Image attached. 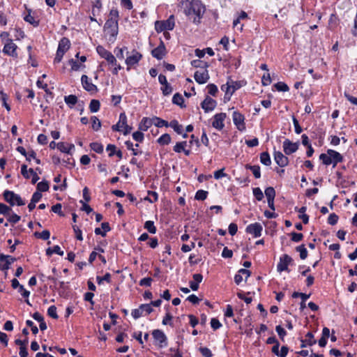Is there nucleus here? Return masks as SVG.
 Returning a JSON list of instances; mask_svg holds the SVG:
<instances>
[{"label": "nucleus", "mask_w": 357, "mask_h": 357, "mask_svg": "<svg viewBox=\"0 0 357 357\" xmlns=\"http://www.w3.org/2000/svg\"><path fill=\"white\" fill-rule=\"evenodd\" d=\"M27 10H28V14L24 17V21H26V22H29V24H31V25H33L35 27L38 26L39 24V20H36L33 15H31V10L30 9H29Z\"/></svg>", "instance_id": "obj_25"}, {"label": "nucleus", "mask_w": 357, "mask_h": 357, "mask_svg": "<svg viewBox=\"0 0 357 357\" xmlns=\"http://www.w3.org/2000/svg\"><path fill=\"white\" fill-rule=\"evenodd\" d=\"M47 314L50 317L53 319H58V314L56 313V307L54 305L50 306L47 310Z\"/></svg>", "instance_id": "obj_53"}, {"label": "nucleus", "mask_w": 357, "mask_h": 357, "mask_svg": "<svg viewBox=\"0 0 357 357\" xmlns=\"http://www.w3.org/2000/svg\"><path fill=\"white\" fill-rule=\"evenodd\" d=\"M3 198L11 206L17 204V206H23L25 202L22 199L20 195L15 194L13 191L5 190L3 192Z\"/></svg>", "instance_id": "obj_4"}, {"label": "nucleus", "mask_w": 357, "mask_h": 357, "mask_svg": "<svg viewBox=\"0 0 357 357\" xmlns=\"http://www.w3.org/2000/svg\"><path fill=\"white\" fill-rule=\"evenodd\" d=\"M83 87L88 91H93L96 90V86L89 82V77L84 75L81 78Z\"/></svg>", "instance_id": "obj_21"}, {"label": "nucleus", "mask_w": 357, "mask_h": 357, "mask_svg": "<svg viewBox=\"0 0 357 357\" xmlns=\"http://www.w3.org/2000/svg\"><path fill=\"white\" fill-rule=\"evenodd\" d=\"M221 89L225 91V98L230 99V96L234 93V90L231 89V84L227 82L226 84H224L221 86Z\"/></svg>", "instance_id": "obj_29"}, {"label": "nucleus", "mask_w": 357, "mask_h": 357, "mask_svg": "<svg viewBox=\"0 0 357 357\" xmlns=\"http://www.w3.org/2000/svg\"><path fill=\"white\" fill-rule=\"evenodd\" d=\"M118 22L114 20H107L104 25L105 32L109 35V40L114 41L118 34Z\"/></svg>", "instance_id": "obj_3"}, {"label": "nucleus", "mask_w": 357, "mask_h": 357, "mask_svg": "<svg viewBox=\"0 0 357 357\" xmlns=\"http://www.w3.org/2000/svg\"><path fill=\"white\" fill-rule=\"evenodd\" d=\"M209 77H210L206 68L202 72L196 71L194 75L195 81L200 84L206 83L209 79Z\"/></svg>", "instance_id": "obj_16"}, {"label": "nucleus", "mask_w": 357, "mask_h": 357, "mask_svg": "<svg viewBox=\"0 0 357 357\" xmlns=\"http://www.w3.org/2000/svg\"><path fill=\"white\" fill-rule=\"evenodd\" d=\"M52 211L54 213H56L59 214L60 216H63L64 215V214L61 211V204H56L54 205L52 207Z\"/></svg>", "instance_id": "obj_64"}, {"label": "nucleus", "mask_w": 357, "mask_h": 357, "mask_svg": "<svg viewBox=\"0 0 357 357\" xmlns=\"http://www.w3.org/2000/svg\"><path fill=\"white\" fill-rule=\"evenodd\" d=\"M205 12V7L199 0H192L185 5L184 13L188 19L195 24L200 22V19Z\"/></svg>", "instance_id": "obj_1"}, {"label": "nucleus", "mask_w": 357, "mask_h": 357, "mask_svg": "<svg viewBox=\"0 0 357 357\" xmlns=\"http://www.w3.org/2000/svg\"><path fill=\"white\" fill-rule=\"evenodd\" d=\"M171 142V137L169 134L162 135L158 139V142L161 145H165L169 144Z\"/></svg>", "instance_id": "obj_38"}, {"label": "nucleus", "mask_w": 357, "mask_h": 357, "mask_svg": "<svg viewBox=\"0 0 357 357\" xmlns=\"http://www.w3.org/2000/svg\"><path fill=\"white\" fill-rule=\"evenodd\" d=\"M284 151L287 155L296 152L298 149V142L293 143L287 139L283 142Z\"/></svg>", "instance_id": "obj_11"}, {"label": "nucleus", "mask_w": 357, "mask_h": 357, "mask_svg": "<svg viewBox=\"0 0 357 357\" xmlns=\"http://www.w3.org/2000/svg\"><path fill=\"white\" fill-rule=\"evenodd\" d=\"M186 145H187V142L186 141L181 142H178L174 146L173 149H174V151L176 153H181L183 151H184V148H185Z\"/></svg>", "instance_id": "obj_47"}, {"label": "nucleus", "mask_w": 357, "mask_h": 357, "mask_svg": "<svg viewBox=\"0 0 357 357\" xmlns=\"http://www.w3.org/2000/svg\"><path fill=\"white\" fill-rule=\"evenodd\" d=\"M275 331L278 333L282 340H284V337L286 335L287 333L285 330L281 326H277L275 328Z\"/></svg>", "instance_id": "obj_62"}, {"label": "nucleus", "mask_w": 357, "mask_h": 357, "mask_svg": "<svg viewBox=\"0 0 357 357\" xmlns=\"http://www.w3.org/2000/svg\"><path fill=\"white\" fill-rule=\"evenodd\" d=\"M338 219V215H337L335 213H331L328 216V222L331 225H335L337 222Z\"/></svg>", "instance_id": "obj_58"}, {"label": "nucleus", "mask_w": 357, "mask_h": 357, "mask_svg": "<svg viewBox=\"0 0 357 357\" xmlns=\"http://www.w3.org/2000/svg\"><path fill=\"white\" fill-rule=\"evenodd\" d=\"M100 107V101L96 99H93L91 100L89 104L90 111L93 113L97 112Z\"/></svg>", "instance_id": "obj_33"}, {"label": "nucleus", "mask_w": 357, "mask_h": 357, "mask_svg": "<svg viewBox=\"0 0 357 357\" xmlns=\"http://www.w3.org/2000/svg\"><path fill=\"white\" fill-rule=\"evenodd\" d=\"M217 105V102L212 98L207 96L202 102V108L205 112L213 111Z\"/></svg>", "instance_id": "obj_10"}, {"label": "nucleus", "mask_w": 357, "mask_h": 357, "mask_svg": "<svg viewBox=\"0 0 357 357\" xmlns=\"http://www.w3.org/2000/svg\"><path fill=\"white\" fill-rule=\"evenodd\" d=\"M64 100L70 108H73L77 103L78 99L75 95H69L64 97Z\"/></svg>", "instance_id": "obj_26"}, {"label": "nucleus", "mask_w": 357, "mask_h": 357, "mask_svg": "<svg viewBox=\"0 0 357 357\" xmlns=\"http://www.w3.org/2000/svg\"><path fill=\"white\" fill-rule=\"evenodd\" d=\"M327 153L330 155L332 161L335 160L336 162H342V155L333 149H328Z\"/></svg>", "instance_id": "obj_27"}, {"label": "nucleus", "mask_w": 357, "mask_h": 357, "mask_svg": "<svg viewBox=\"0 0 357 357\" xmlns=\"http://www.w3.org/2000/svg\"><path fill=\"white\" fill-rule=\"evenodd\" d=\"M253 195L258 201H261L264 198V194L259 188H253Z\"/></svg>", "instance_id": "obj_54"}, {"label": "nucleus", "mask_w": 357, "mask_h": 357, "mask_svg": "<svg viewBox=\"0 0 357 357\" xmlns=\"http://www.w3.org/2000/svg\"><path fill=\"white\" fill-rule=\"evenodd\" d=\"M91 121H92V128L96 131L98 130L101 127L100 121L95 116L91 117Z\"/></svg>", "instance_id": "obj_49"}, {"label": "nucleus", "mask_w": 357, "mask_h": 357, "mask_svg": "<svg viewBox=\"0 0 357 357\" xmlns=\"http://www.w3.org/2000/svg\"><path fill=\"white\" fill-rule=\"evenodd\" d=\"M96 280L99 284H102V281H106L109 283L111 282V275L107 273L102 278L97 276Z\"/></svg>", "instance_id": "obj_56"}, {"label": "nucleus", "mask_w": 357, "mask_h": 357, "mask_svg": "<svg viewBox=\"0 0 357 357\" xmlns=\"http://www.w3.org/2000/svg\"><path fill=\"white\" fill-rule=\"evenodd\" d=\"M12 211V208L10 206H8L7 205L0 203V213L3 214L6 216H8L10 214V212Z\"/></svg>", "instance_id": "obj_43"}, {"label": "nucleus", "mask_w": 357, "mask_h": 357, "mask_svg": "<svg viewBox=\"0 0 357 357\" xmlns=\"http://www.w3.org/2000/svg\"><path fill=\"white\" fill-rule=\"evenodd\" d=\"M16 49L17 45L13 42L11 39H8L7 43L3 47V52L6 54L12 56H17Z\"/></svg>", "instance_id": "obj_12"}, {"label": "nucleus", "mask_w": 357, "mask_h": 357, "mask_svg": "<svg viewBox=\"0 0 357 357\" xmlns=\"http://www.w3.org/2000/svg\"><path fill=\"white\" fill-rule=\"evenodd\" d=\"M127 125V117L125 113H121L119 115V122L112 126V129L113 131L121 132L122 129Z\"/></svg>", "instance_id": "obj_18"}, {"label": "nucleus", "mask_w": 357, "mask_h": 357, "mask_svg": "<svg viewBox=\"0 0 357 357\" xmlns=\"http://www.w3.org/2000/svg\"><path fill=\"white\" fill-rule=\"evenodd\" d=\"M151 54L153 57L160 60L166 54V48L163 41H160V45L151 51Z\"/></svg>", "instance_id": "obj_13"}, {"label": "nucleus", "mask_w": 357, "mask_h": 357, "mask_svg": "<svg viewBox=\"0 0 357 357\" xmlns=\"http://www.w3.org/2000/svg\"><path fill=\"white\" fill-rule=\"evenodd\" d=\"M49 190V183L47 181H41L39 182L37 185V191L46 192Z\"/></svg>", "instance_id": "obj_42"}, {"label": "nucleus", "mask_w": 357, "mask_h": 357, "mask_svg": "<svg viewBox=\"0 0 357 357\" xmlns=\"http://www.w3.org/2000/svg\"><path fill=\"white\" fill-rule=\"evenodd\" d=\"M207 89H208V93L213 96H215L217 93H218V87L216 86V85H215L214 84H209L208 86H207Z\"/></svg>", "instance_id": "obj_55"}, {"label": "nucleus", "mask_w": 357, "mask_h": 357, "mask_svg": "<svg viewBox=\"0 0 357 357\" xmlns=\"http://www.w3.org/2000/svg\"><path fill=\"white\" fill-rule=\"evenodd\" d=\"M226 118V114L225 113H219L216 114L213 116V120L212 121V126L219 130H221L224 126V121Z\"/></svg>", "instance_id": "obj_9"}, {"label": "nucleus", "mask_w": 357, "mask_h": 357, "mask_svg": "<svg viewBox=\"0 0 357 357\" xmlns=\"http://www.w3.org/2000/svg\"><path fill=\"white\" fill-rule=\"evenodd\" d=\"M161 90H162V94L164 96H167V95H169L172 92L173 89H172V86L168 83L165 85H163V86L161 88Z\"/></svg>", "instance_id": "obj_57"}, {"label": "nucleus", "mask_w": 357, "mask_h": 357, "mask_svg": "<svg viewBox=\"0 0 357 357\" xmlns=\"http://www.w3.org/2000/svg\"><path fill=\"white\" fill-rule=\"evenodd\" d=\"M0 98H1V101L3 102V105L6 107V109L8 111H10V107L6 102L7 99H8V96L3 91H0Z\"/></svg>", "instance_id": "obj_51"}, {"label": "nucleus", "mask_w": 357, "mask_h": 357, "mask_svg": "<svg viewBox=\"0 0 357 357\" xmlns=\"http://www.w3.org/2000/svg\"><path fill=\"white\" fill-rule=\"evenodd\" d=\"M265 195L267 199H275V191L273 187H268L265 190Z\"/></svg>", "instance_id": "obj_46"}, {"label": "nucleus", "mask_w": 357, "mask_h": 357, "mask_svg": "<svg viewBox=\"0 0 357 357\" xmlns=\"http://www.w3.org/2000/svg\"><path fill=\"white\" fill-rule=\"evenodd\" d=\"M34 236L43 240H47L50 236V233L48 230H43L42 232H35Z\"/></svg>", "instance_id": "obj_44"}, {"label": "nucleus", "mask_w": 357, "mask_h": 357, "mask_svg": "<svg viewBox=\"0 0 357 357\" xmlns=\"http://www.w3.org/2000/svg\"><path fill=\"white\" fill-rule=\"evenodd\" d=\"M172 102L175 105L182 107V104L183 103V96L178 93H175L172 98Z\"/></svg>", "instance_id": "obj_41"}, {"label": "nucleus", "mask_w": 357, "mask_h": 357, "mask_svg": "<svg viewBox=\"0 0 357 357\" xmlns=\"http://www.w3.org/2000/svg\"><path fill=\"white\" fill-rule=\"evenodd\" d=\"M174 25V16L170 15L167 20L156 21L155 22V29L158 33H160L165 30H172Z\"/></svg>", "instance_id": "obj_2"}, {"label": "nucleus", "mask_w": 357, "mask_h": 357, "mask_svg": "<svg viewBox=\"0 0 357 357\" xmlns=\"http://www.w3.org/2000/svg\"><path fill=\"white\" fill-rule=\"evenodd\" d=\"M275 89L278 91H288L289 88V86L284 82H278L275 84Z\"/></svg>", "instance_id": "obj_50"}, {"label": "nucleus", "mask_w": 357, "mask_h": 357, "mask_svg": "<svg viewBox=\"0 0 357 357\" xmlns=\"http://www.w3.org/2000/svg\"><path fill=\"white\" fill-rule=\"evenodd\" d=\"M142 57V55L140 53L135 51L132 55L127 57L126 63L128 66H132L137 63Z\"/></svg>", "instance_id": "obj_20"}, {"label": "nucleus", "mask_w": 357, "mask_h": 357, "mask_svg": "<svg viewBox=\"0 0 357 357\" xmlns=\"http://www.w3.org/2000/svg\"><path fill=\"white\" fill-rule=\"evenodd\" d=\"M208 192L203 190H199L195 195V199L197 200H205L207 197Z\"/></svg>", "instance_id": "obj_45"}, {"label": "nucleus", "mask_w": 357, "mask_h": 357, "mask_svg": "<svg viewBox=\"0 0 357 357\" xmlns=\"http://www.w3.org/2000/svg\"><path fill=\"white\" fill-rule=\"evenodd\" d=\"M144 228L147 229V231L151 234H155L156 233V227L154 225V223L153 221L148 220L145 222L144 223Z\"/></svg>", "instance_id": "obj_36"}, {"label": "nucleus", "mask_w": 357, "mask_h": 357, "mask_svg": "<svg viewBox=\"0 0 357 357\" xmlns=\"http://www.w3.org/2000/svg\"><path fill=\"white\" fill-rule=\"evenodd\" d=\"M16 259L10 255H5L3 254L0 255V261H4V264L2 266V270H8L10 268V265L13 263Z\"/></svg>", "instance_id": "obj_19"}, {"label": "nucleus", "mask_w": 357, "mask_h": 357, "mask_svg": "<svg viewBox=\"0 0 357 357\" xmlns=\"http://www.w3.org/2000/svg\"><path fill=\"white\" fill-rule=\"evenodd\" d=\"M293 261L292 258L284 254L280 258V261L277 266V270L278 272L281 273L282 271H289L288 268V266Z\"/></svg>", "instance_id": "obj_7"}, {"label": "nucleus", "mask_w": 357, "mask_h": 357, "mask_svg": "<svg viewBox=\"0 0 357 357\" xmlns=\"http://www.w3.org/2000/svg\"><path fill=\"white\" fill-rule=\"evenodd\" d=\"M148 195L149 196L144 198L145 200L149 201L151 203H153L158 200V194L154 191H149Z\"/></svg>", "instance_id": "obj_48"}, {"label": "nucleus", "mask_w": 357, "mask_h": 357, "mask_svg": "<svg viewBox=\"0 0 357 357\" xmlns=\"http://www.w3.org/2000/svg\"><path fill=\"white\" fill-rule=\"evenodd\" d=\"M291 241L294 242H299L303 238V235L301 233L292 232V233H291Z\"/></svg>", "instance_id": "obj_60"}, {"label": "nucleus", "mask_w": 357, "mask_h": 357, "mask_svg": "<svg viewBox=\"0 0 357 357\" xmlns=\"http://www.w3.org/2000/svg\"><path fill=\"white\" fill-rule=\"evenodd\" d=\"M53 253L58 254L60 256L63 255V251L61 250L59 245H54L52 248H49L46 250V255L48 256L52 255Z\"/></svg>", "instance_id": "obj_30"}, {"label": "nucleus", "mask_w": 357, "mask_h": 357, "mask_svg": "<svg viewBox=\"0 0 357 357\" xmlns=\"http://www.w3.org/2000/svg\"><path fill=\"white\" fill-rule=\"evenodd\" d=\"M274 159L280 167H285L288 165V158L280 151H275Z\"/></svg>", "instance_id": "obj_17"}, {"label": "nucleus", "mask_w": 357, "mask_h": 357, "mask_svg": "<svg viewBox=\"0 0 357 357\" xmlns=\"http://www.w3.org/2000/svg\"><path fill=\"white\" fill-rule=\"evenodd\" d=\"M192 278L194 280L190 282V287L193 291H197L199 288V283L202 281L203 276L200 273H196L193 275Z\"/></svg>", "instance_id": "obj_22"}, {"label": "nucleus", "mask_w": 357, "mask_h": 357, "mask_svg": "<svg viewBox=\"0 0 357 357\" xmlns=\"http://www.w3.org/2000/svg\"><path fill=\"white\" fill-rule=\"evenodd\" d=\"M260 161L262 164L269 166L271 164L270 155L268 152H263L260 155Z\"/></svg>", "instance_id": "obj_32"}, {"label": "nucleus", "mask_w": 357, "mask_h": 357, "mask_svg": "<svg viewBox=\"0 0 357 357\" xmlns=\"http://www.w3.org/2000/svg\"><path fill=\"white\" fill-rule=\"evenodd\" d=\"M199 350L204 357H211L212 356V353H211V350L207 347H200L199 349Z\"/></svg>", "instance_id": "obj_63"}, {"label": "nucleus", "mask_w": 357, "mask_h": 357, "mask_svg": "<svg viewBox=\"0 0 357 357\" xmlns=\"http://www.w3.org/2000/svg\"><path fill=\"white\" fill-rule=\"evenodd\" d=\"M191 65L195 68H206L208 67V64L206 62H204L200 60H193L191 62Z\"/></svg>", "instance_id": "obj_39"}, {"label": "nucleus", "mask_w": 357, "mask_h": 357, "mask_svg": "<svg viewBox=\"0 0 357 357\" xmlns=\"http://www.w3.org/2000/svg\"><path fill=\"white\" fill-rule=\"evenodd\" d=\"M98 54L107 61L112 65H116V60L114 56L109 51L105 50L102 46L98 45L96 47Z\"/></svg>", "instance_id": "obj_5"}, {"label": "nucleus", "mask_w": 357, "mask_h": 357, "mask_svg": "<svg viewBox=\"0 0 357 357\" xmlns=\"http://www.w3.org/2000/svg\"><path fill=\"white\" fill-rule=\"evenodd\" d=\"M132 137L135 141L142 142L144 139V134L140 131H137L132 134Z\"/></svg>", "instance_id": "obj_61"}, {"label": "nucleus", "mask_w": 357, "mask_h": 357, "mask_svg": "<svg viewBox=\"0 0 357 357\" xmlns=\"http://www.w3.org/2000/svg\"><path fill=\"white\" fill-rule=\"evenodd\" d=\"M296 250L300 253V257L301 259H305L307 257V251L305 247V245L302 244L296 248Z\"/></svg>", "instance_id": "obj_35"}, {"label": "nucleus", "mask_w": 357, "mask_h": 357, "mask_svg": "<svg viewBox=\"0 0 357 357\" xmlns=\"http://www.w3.org/2000/svg\"><path fill=\"white\" fill-rule=\"evenodd\" d=\"M232 118L234 123L238 130L243 131L245 130V117L242 114L235 111L233 112Z\"/></svg>", "instance_id": "obj_8"}, {"label": "nucleus", "mask_w": 357, "mask_h": 357, "mask_svg": "<svg viewBox=\"0 0 357 357\" xmlns=\"http://www.w3.org/2000/svg\"><path fill=\"white\" fill-rule=\"evenodd\" d=\"M153 125H155L157 128H162L163 126L167 127L169 126L168 122L159 118V117H153L152 118Z\"/></svg>", "instance_id": "obj_31"}, {"label": "nucleus", "mask_w": 357, "mask_h": 357, "mask_svg": "<svg viewBox=\"0 0 357 357\" xmlns=\"http://www.w3.org/2000/svg\"><path fill=\"white\" fill-rule=\"evenodd\" d=\"M245 168L247 169H250L252 172L253 175L256 178H259L261 177L260 173V167L258 165H246Z\"/></svg>", "instance_id": "obj_28"}, {"label": "nucleus", "mask_w": 357, "mask_h": 357, "mask_svg": "<svg viewBox=\"0 0 357 357\" xmlns=\"http://www.w3.org/2000/svg\"><path fill=\"white\" fill-rule=\"evenodd\" d=\"M153 122L152 119L144 117L139 125V129L146 131L153 125Z\"/></svg>", "instance_id": "obj_23"}, {"label": "nucleus", "mask_w": 357, "mask_h": 357, "mask_svg": "<svg viewBox=\"0 0 357 357\" xmlns=\"http://www.w3.org/2000/svg\"><path fill=\"white\" fill-rule=\"evenodd\" d=\"M57 149L63 153H70V149L68 148V144L64 142H59L57 144Z\"/></svg>", "instance_id": "obj_59"}, {"label": "nucleus", "mask_w": 357, "mask_h": 357, "mask_svg": "<svg viewBox=\"0 0 357 357\" xmlns=\"http://www.w3.org/2000/svg\"><path fill=\"white\" fill-rule=\"evenodd\" d=\"M262 226L259 223L250 224L246 227V232L252 234L255 237H259L261 234Z\"/></svg>", "instance_id": "obj_14"}, {"label": "nucleus", "mask_w": 357, "mask_h": 357, "mask_svg": "<svg viewBox=\"0 0 357 357\" xmlns=\"http://www.w3.org/2000/svg\"><path fill=\"white\" fill-rule=\"evenodd\" d=\"M319 160H321L323 164L325 165H329L332 163L331 158L328 153H321L319 155Z\"/></svg>", "instance_id": "obj_37"}, {"label": "nucleus", "mask_w": 357, "mask_h": 357, "mask_svg": "<svg viewBox=\"0 0 357 357\" xmlns=\"http://www.w3.org/2000/svg\"><path fill=\"white\" fill-rule=\"evenodd\" d=\"M153 338L159 342V347H163L167 344V337L160 330H154L152 333Z\"/></svg>", "instance_id": "obj_15"}, {"label": "nucleus", "mask_w": 357, "mask_h": 357, "mask_svg": "<svg viewBox=\"0 0 357 357\" xmlns=\"http://www.w3.org/2000/svg\"><path fill=\"white\" fill-rule=\"evenodd\" d=\"M305 337H306V339L305 340V342H306V343L308 345L312 346V345L316 344L317 341H316V340H314V335L311 332H308L306 334Z\"/></svg>", "instance_id": "obj_52"}, {"label": "nucleus", "mask_w": 357, "mask_h": 357, "mask_svg": "<svg viewBox=\"0 0 357 357\" xmlns=\"http://www.w3.org/2000/svg\"><path fill=\"white\" fill-rule=\"evenodd\" d=\"M169 126L172 128L175 132H176L178 134H182L183 132V126L180 124H178V121L176 120L172 121Z\"/></svg>", "instance_id": "obj_34"}, {"label": "nucleus", "mask_w": 357, "mask_h": 357, "mask_svg": "<svg viewBox=\"0 0 357 357\" xmlns=\"http://www.w3.org/2000/svg\"><path fill=\"white\" fill-rule=\"evenodd\" d=\"M70 43L67 38H63L59 43L58 50L66 52L70 48Z\"/></svg>", "instance_id": "obj_24"}, {"label": "nucleus", "mask_w": 357, "mask_h": 357, "mask_svg": "<svg viewBox=\"0 0 357 357\" xmlns=\"http://www.w3.org/2000/svg\"><path fill=\"white\" fill-rule=\"evenodd\" d=\"M91 149L98 153L103 152V146L98 142H93L90 144Z\"/></svg>", "instance_id": "obj_40"}, {"label": "nucleus", "mask_w": 357, "mask_h": 357, "mask_svg": "<svg viewBox=\"0 0 357 357\" xmlns=\"http://www.w3.org/2000/svg\"><path fill=\"white\" fill-rule=\"evenodd\" d=\"M153 310L150 304H142L139 308L132 311V315L135 319H138L144 315V312H145V314H149Z\"/></svg>", "instance_id": "obj_6"}]
</instances>
